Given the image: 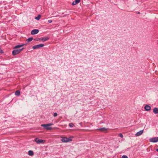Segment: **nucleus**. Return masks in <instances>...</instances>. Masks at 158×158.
<instances>
[{
  "instance_id": "f257e3e1",
  "label": "nucleus",
  "mask_w": 158,
  "mask_h": 158,
  "mask_svg": "<svg viewBox=\"0 0 158 158\" xmlns=\"http://www.w3.org/2000/svg\"><path fill=\"white\" fill-rule=\"evenodd\" d=\"M53 125V124L52 123L47 124H43L41 125V126L44 127V129L49 130L52 129V128L51 127H49L50 126H52Z\"/></svg>"
},
{
  "instance_id": "f03ea898",
  "label": "nucleus",
  "mask_w": 158,
  "mask_h": 158,
  "mask_svg": "<svg viewBox=\"0 0 158 158\" xmlns=\"http://www.w3.org/2000/svg\"><path fill=\"white\" fill-rule=\"evenodd\" d=\"M23 48H22L19 49H15L13 50L12 52V55L15 56L19 54L23 50Z\"/></svg>"
},
{
  "instance_id": "7ed1b4c3",
  "label": "nucleus",
  "mask_w": 158,
  "mask_h": 158,
  "mask_svg": "<svg viewBox=\"0 0 158 158\" xmlns=\"http://www.w3.org/2000/svg\"><path fill=\"white\" fill-rule=\"evenodd\" d=\"M72 140L70 138H67L66 137H62L61 141L63 143H67Z\"/></svg>"
},
{
  "instance_id": "20e7f679",
  "label": "nucleus",
  "mask_w": 158,
  "mask_h": 158,
  "mask_svg": "<svg viewBox=\"0 0 158 158\" xmlns=\"http://www.w3.org/2000/svg\"><path fill=\"white\" fill-rule=\"evenodd\" d=\"M34 141L37 144H43L45 142L44 140L42 139H39L37 138L35 139Z\"/></svg>"
},
{
  "instance_id": "39448f33",
  "label": "nucleus",
  "mask_w": 158,
  "mask_h": 158,
  "mask_svg": "<svg viewBox=\"0 0 158 158\" xmlns=\"http://www.w3.org/2000/svg\"><path fill=\"white\" fill-rule=\"evenodd\" d=\"M44 46V44H37L35 45L32 47V48L35 49L39 48L42 47Z\"/></svg>"
},
{
  "instance_id": "423d86ee",
  "label": "nucleus",
  "mask_w": 158,
  "mask_h": 158,
  "mask_svg": "<svg viewBox=\"0 0 158 158\" xmlns=\"http://www.w3.org/2000/svg\"><path fill=\"white\" fill-rule=\"evenodd\" d=\"M149 141L153 143H156L158 142V137L151 138L149 139Z\"/></svg>"
},
{
  "instance_id": "0eeeda50",
  "label": "nucleus",
  "mask_w": 158,
  "mask_h": 158,
  "mask_svg": "<svg viewBox=\"0 0 158 158\" xmlns=\"http://www.w3.org/2000/svg\"><path fill=\"white\" fill-rule=\"evenodd\" d=\"M39 31L38 29L33 30L31 32V34L32 35L36 34L39 32Z\"/></svg>"
},
{
  "instance_id": "6e6552de",
  "label": "nucleus",
  "mask_w": 158,
  "mask_h": 158,
  "mask_svg": "<svg viewBox=\"0 0 158 158\" xmlns=\"http://www.w3.org/2000/svg\"><path fill=\"white\" fill-rule=\"evenodd\" d=\"M144 109L147 111H148L151 109V107L148 105H146L144 107Z\"/></svg>"
},
{
  "instance_id": "1a4fd4ad",
  "label": "nucleus",
  "mask_w": 158,
  "mask_h": 158,
  "mask_svg": "<svg viewBox=\"0 0 158 158\" xmlns=\"http://www.w3.org/2000/svg\"><path fill=\"white\" fill-rule=\"evenodd\" d=\"M143 132V130H142L140 131L137 132L136 134H135V135L138 136H140L141 135H142Z\"/></svg>"
},
{
  "instance_id": "9d476101",
  "label": "nucleus",
  "mask_w": 158,
  "mask_h": 158,
  "mask_svg": "<svg viewBox=\"0 0 158 158\" xmlns=\"http://www.w3.org/2000/svg\"><path fill=\"white\" fill-rule=\"evenodd\" d=\"M49 38L48 37H42L41 38H40V40L42 41V42H44L45 41L47 40H48L49 39Z\"/></svg>"
},
{
  "instance_id": "9b49d317",
  "label": "nucleus",
  "mask_w": 158,
  "mask_h": 158,
  "mask_svg": "<svg viewBox=\"0 0 158 158\" xmlns=\"http://www.w3.org/2000/svg\"><path fill=\"white\" fill-rule=\"evenodd\" d=\"M26 45V44H23L22 45H18L15 46L14 48V49H17L18 48H19L20 47H22L23 46Z\"/></svg>"
},
{
  "instance_id": "f8f14e48",
  "label": "nucleus",
  "mask_w": 158,
  "mask_h": 158,
  "mask_svg": "<svg viewBox=\"0 0 158 158\" xmlns=\"http://www.w3.org/2000/svg\"><path fill=\"white\" fill-rule=\"evenodd\" d=\"M80 0H75L74 1H73L72 3V5L73 6L75 5L76 4L80 2Z\"/></svg>"
},
{
  "instance_id": "ddd939ff",
  "label": "nucleus",
  "mask_w": 158,
  "mask_h": 158,
  "mask_svg": "<svg viewBox=\"0 0 158 158\" xmlns=\"http://www.w3.org/2000/svg\"><path fill=\"white\" fill-rule=\"evenodd\" d=\"M97 130H99L101 131H107V129L105 127H103L97 129Z\"/></svg>"
},
{
  "instance_id": "4468645a",
  "label": "nucleus",
  "mask_w": 158,
  "mask_h": 158,
  "mask_svg": "<svg viewBox=\"0 0 158 158\" xmlns=\"http://www.w3.org/2000/svg\"><path fill=\"white\" fill-rule=\"evenodd\" d=\"M153 112L156 114L158 113V108L155 107L153 109Z\"/></svg>"
},
{
  "instance_id": "2eb2a0df",
  "label": "nucleus",
  "mask_w": 158,
  "mask_h": 158,
  "mask_svg": "<svg viewBox=\"0 0 158 158\" xmlns=\"http://www.w3.org/2000/svg\"><path fill=\"white\" fill-rule=\"evenodd\" d=\"M28 155L30 156H32L34 155L33 152L31 150H30L28 152Z\"/></svg>"
},
{
  "instance_id": "dca6fc26",
  "label": "nucleus",
  "mask_w": 158,
  "mask_h": 158,
  "mask_svg": "<svg viewBox=\"0 0 158 158\" xmlns=\"http://www.w3.org/2000/svg\"><path fill=\"white\" fill-rule=\"evenodd\" d=\"M33 39V38L32 37H30L27 40V41L28 42H30Z\"/></svg>"
},
{
  "instance_id": "f3484780",
  "label": "nucleus",
  "mask_w": 158,
  "mask_h": 158,
  "mask_svg": "<svg viewBox=\"0 0 158 158\" xmlns=\"http://www.w3.org/2000/svg\"><path fill=\"white\" fill-rule=\"evenodd\" d=\"M20 94V91L19 90H17L15 92V95L16 96H19Z\"/></svg>"
},
{
  "instance_id": "a211bd4d",
  "label": "nucleus",
  "mask_w": 158,
  "mask_h": 158,
  "mask_svg": "<svg viewBox=\"0 0 158 158\" xmlns=\"http://www.w3.org/2000/svg\"><path fill=\"white\" fill-rule=\"evenodd\" d=\"M40 17H41V15H38V16H37V17H35V19H37V20H39L40 19Z\"/></svg>"
},
{
  "instance_id": "6ab92c4d",
  "label": "nucleus",
  "mask_w": 158,
  "mask_h": 158,
  "mask_svg": "<svg viewBox=\"0 0 158 158\" xmlns=\"http://www.w3.org/2000/svg\"><path fill=\"white\" fill-rule=\"evenodd\" d=\"M69 126L70 127H72L73 126V124L72 123H70L69 124Z\"/></svg>"
},
{
  "instance_id": "aec40b11",
  "label": "nucleus",
  "mask_w": 158,
  "mask_h": 158,
  "mask_svg": "<svg viewBox=\"0 0 158 158\" xmlns=\"http://www.w3.org/2000/svg\"><path fill=\"white\" fill-rule=\"evenodd\" d=\"M118 135L119 137H121V138H122L123 137V135L121 133H120Z\"/></svg>"
},
{
  "instance_id": "412c9836",
  "label": "nucleus",
  "mask_w": 158,
  "mask_h": 158,
  "mask_svg": "<svg viewBox=\"0 0 158 158\" xmlns=\"http://www.w3.org/2000/svg\"><path fill=\"white\" fill-rule=\"evenodd\" d=\"M122 158H128V157L126 155H123L122 156Z\"/></svg>"
},
{
  "instance_id": "4be33fe9",
  "label": "nucleus",
  "mask_w": 158,
  "mask_h": 158,
  "mask_svg": "<svg viewBox=\"0 0 158 158\" xmlns=\"http://www.w3.org/2000/svg\"><path fill=\"white\" fill-rule=\"evenodd\" d=\"M57 115V114L55 112L54 113L53 116L54 117H56Z\"/></svg>"
},
{
  "instance_id": "5701e85b",
  "label": "nucleus",
  "mask_w": 158,
  "mask_h": 158,
  "mask_svg": "<svg viewBox=\"0 0 158 158\" xmlns=\"http://www.w3.org/2000/svg\"><path fill=\"white\" fill-rule=\"evenodd\" d=\"M0 53H3V52L2 50L0 48Z\"/></svg>"
},
{
  "instance_id": "b1692460",
  "label": "nucleus",
  "mask_w": 158,
  "mask_h": 158,
  "mask_svg": "<svg viewBox=\"0 0 158 158\" xmlns=\"http://www.w3.org/2000/svg\"><path fill=\"white\" fill-rule=\"evenodd\" d=\"M34 40H36V41H38V40H40V38H38V39H34Z\"/></svg>"
},
{
  "instance_id": "393cba45",
  "label": "nucleus",
  "mask_w": 158,
  "mask_h": 158,
  "mask_svg": "<svg viewBox=\"0 0 158 158\" xmlns=\"http://www.w3.org/2000/svg\"><path fill=\"white\" fill-rule=\"evenodd\" d=\"M48 22L49 23H52V20H51V19H50V20H48Z\"/></svg>"
},
{
  "instance_id": "a878e982",
  "label": "nucleus",
  "mask_w": 158,
  "mask_h": 158,
  "mask_svg": "<svg viewBox=\"0 0 158 158\" xmlns=\"http://www.w3.org/2000/svg\"><path fill=\"white\" fill-rule=\"evenodd\" d=\"M156 151L157 152H158V148H157V149H156Z\"/></svg>"
},
{
  "instance_id": "bb28decb",
  "label": "nucleus",
  "mask_w": 158,
  "mask_h": 158,
  "mask_svg": "<svg viewBox=\"0 0 158 158\" xmlns=\"http://www.w3.org/2000/svg\"><path fill=\"white\" fill-rule=\"evenodd\" d=\"M140 12H138L137 13V14H140Z\"/></svg>"
}]
</instances>
